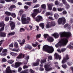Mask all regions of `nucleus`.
Returning <instances> with one entry per match:
<instances>
[{
  "mask_svg": "<svg viewBox=\"0 0 73 73\" xmlns=\"http://www.w3.org/2000/svg\"><path fill=\"white\" fill-rule=\"evenodd\" d=\"M26 16L25 14H23L22 16V23L23 24H29L31 20V18L29 17H27L26 19L25 17H26Z\"/></svg>",
  "mask_w": 73,
  "mask_h": 73,
  "instance_id": "f257e3e1",
  "label": "nucleus"
},
{
  "mask_svg": "<svg viewBox=\"0 0 73 73\" xmlns=\"http://www.w3.org/2000/svg\"><path fill=\"white\" fill-rule=\"evenodd\" d=\"M43 50L46 51L48 53H53L54 51V49L52 46H49L48 45H45L43 47Z\"/></svg>",
  "mask_w": 73,
  "mask_h": 73,
  "instance_id": "f03ea898",
  "label": "nucleus"
},
{
  "mask_svg": "<svg viewBox=\"0 0 73 73\" xmlns=\"http://www.w3.org/2000/svg\"><path fill=\"white\" fill-rule=\"evenodd\" d=\"M68 41L67 39H61L57 44H55V46L56 48H58L60 45H66L68 43Z\"/></svg>",
  "mask_w": 73,
  "mask_h": 73,
  "instance_id": "7ed1b4c3",
  "label": "nucleus"
},
{
  "mask_svg": "<svg viewBox=\"0 0 73 73\" xmlns=\"http://www.w3.org/2000/svg\"><path fill=\"white\" fill-rule=\"evenodd\" d=\"M59 34L60 35L61 37H70L71 36L72 34L70 33L66 32H61L59 33Z\"/></svg>",
  "mask_w": 73,
  "mask_h": 73,
  "instance_id": "20e7f679",
  "label": "nucleus"
},
{
  "mask_svg": "<svg viewBox=\"0 0 73 73\" xmlns=\"http://www.w3.org/2000/svg\"><path fill=\"white\" fill-rule=\"evenodd\" d=\"M66 19L64 17L60 18L58 20V23L59 24L64 25L66 22Z\"/></svg>",
  "mask_w": 73,
  "mask_h": 73,
  "instance_id": "39448f33",
  "label": "nucleus"
},
{
  "mask_svg": "<svg viewBox=\"0 0 73 73\" xmlns=\"http://www.w3.org/2000/svg\"><path fill=\"white\" fill-rule=\"evenodd\" d=\"M50 65H51V64L50 63H48L47 64H45L44 67L45 70L49 72L50 71V70H52V68L51 67H50Z\"/></svg>",
  "mask_w": 73,
  "mask_h": 73,
  "instance_id": "423d86ee",
  "label": "nucleus"
},
{
  "mask_svg": "<svg viewBox=\"0 0 73 73\" xmlns=\"http://www.w3.org/2000/svg\"><path fill=\"white\" fill-rule=\"evenodd\" d=\"M16 71L15 70H11V68L10 67L8 66L6 68V69L5 71H3V73H16Z\"/></svg>",
  "mask_w": 73,
  "mask_h": 73,
  "instance_id": "0eeeda50",
  "label": "nucleus"
},
{
  "mask_svg": "<svg viewBox=\"0 0 73 73\" xmlns=\"http://www.w3.org/2000/svg\"><path fill=\"white\" fill-rule=\"evenodd\" d=\"M69 55L68 54L66 55V56L63 57V59L62 61V64H65L66 62L67 61V60H69Z\"/></svg>",
  "mask_w": 73,
  "mask_h": 73,
  "instance_id": "6e6552de",
  "label": "nucleus"
},
{
  "mask_svg": "<svg viewBox=\"0 0 73 73\" xmlns=\"http://www.w3.org/2000/svg\"><path fill=\"white\" fill-rule=\"evenodd\" d=\"M23 63L21 62H17L15 63V66H14V68H18V67H19L21 65H22Z\"/></svg>",
  "mask_w": 73,
  "mask_h": 73,
  "instance_id": "1a4fd4ad",
  "label": "nucleus"
},
{
  "mask_svg": "<svg viewBox=\"0 0 73 73\" xmlns=\"http://www.w3.org/2000/svg\"><path fill=\"white\" fill-rule=\"evenodd\" d=\"M15 23L13 22H12L10 23V25L11 27V30H13L14 29L15 27Z\"/></svg>",
  "mask_w": 73,
  "mask_h": 73,
  "instance_id": "9d476101",
  "label": "nucleus"
},
{
  "mask_svg": "<svg viewBox=\"0 0 73 73\" xmlns=\"http://www.w3.org/2000/svg\"><path fill=\"white\" fill-rule=\"evenodd\" d=\"M54 56H55V59H59V60H60L61 59V56L60 55H59L57 53H55L54 54Z\"/></svg>",
  "mask_w": 73,
  "mask_h": 73,
  "instance_id": "9b49d317",
  "label": "nucleus"
},
{
  "mask_svg": "<svg viewBox=\"0 0 73 73\" xmlns=\"http://www.w3.org/2000/svg\"><path fill=\"white\" fill-rule=\"evenodd\" d=\"M40 62V60L38 59H37L36 61V63H33L32 64V65H33V66H38L39 65V62Z\"/></svg>",
  "mask_w": 73,
  "mask_h": 73,
  "instance_id": "f8f14e48",
  "label": "nucleus"
},
{
  "mask_svg": "<svg viewBox=\"0 0 73 73\" xmlns=\"http://www.w3.org/2000/svg\"><path fill=\"white\" fill-rule=\"evenodd\" d=\"M52 36H54L55 38H58L59 36V35L57 33H55L51 35Z\"/></svg>",
  "mask_w": 73,
  "mask_h": 73,
  "instance_id": "ddd939ff",
  "label": "nucleus"
},
{
  "mask_svg": "<svg viewBox=\"0 0 73 73\" xmlns=\"http://www.w3.org/2000/svg\"><path fill=\"white\" fill-rule=\"evenodd\" d=\"M47 41L48 42H53L54 41V39L52 37L48 36L47 38Z\"/></svg>",
  "mask_w": 73,
  "mask_h": 73,
  "instance_id": "4468645a",
  "label": "nucleus"
},
{
  "mask_svg": "<svg viewBox=\"0 0 73 73\" xmlns=\"http://www.w3.org/2000/svg\"><path fill=\"white\" fill-rule=\"evenodd\" d=\"M37 19H36V21H37L38 22L40 21V20H41L42 19V18L40 16H37Z\"/></svg>",
  "mask_w": 73,
  "mask_h": 73,
  "instance_id": "2eb2a0df",
  "label": "nucleus"
},
{
  "mask_svg": "<svg viewBox=\"0 0 73 73\" xmlns=\"http://www.w3.org/2000/svg\"><path fill=\"white\" fill-rule=\"evenodd\" d=\"M47 5L49 10H52V6L53 5V4H49L47 3Z\"/></svg>",
  "mask_w": 73,
  "mask_h": 73,
  "instance_id": "dca6fc26",
  "label": "nucleus"
},
{
  "mask_svg": "<svg viewBox=\"0 0 73 73\" xmlns=\"http://www.w3.org/2000/svg\"><path fill=\"white\" fill-rule=\"evenodd\" d=\"M34 12L37 15V14L38 13H40V12H41V11H40L38 9H34L33 10Z\"/></svg>",
  "mask_w": 73,
  "mask_h": 73,
  "instance_id": "f3484780",
  "label": "nucleus"
},
{
  "mask_svg": "<svg viewBox=\"0 0 73 73\" xmlns=\"http://www.w3.org/2000/svg\"><path fill=\"white\" fill-rule=\"evenodd\" d=\"M63 3L64 4V5H65L66 8H67V9H68V8H69V7H70L69 6V5L67 3V2H66V1H64V2H63Z\"/></svg>",
  "mask_w": 73,
  "mask_h": 73,
  "instance_id": "a211bd4d",
  "label": "nucleus"
},
{
  "mask_svg": "<svg viewBox=\"0 0 73 73\" xmlns=\"http://www.w3.org/2000/svg\"><path fill=\"white\" fill-rule=\"evenodd\" d=\"M22 56H23V57H24V55H23L22 53H20L18 55V56L17 57V59H20V58H22Z\"/></svg>",
  "mask_w": 73,
  "mask_h": 73,
  "instance_id": "6ab92c4d",
  "label": "nucleus"
},
{
  "mask_svg": "<svg viewBox=\"0 0 73 73\" xmlns=\"http://www.w3.org/2000/svg\"><path fill=\"white\" fill-rule=\"evenodd\" d=\"M6 33L4 32H1L0 33V37H5Z\"/></svg>",
  "mask_w": 73,
  "mask_h": 73,
  "instance_id": "aec40b11",
  "label": "nucleus"
},
{
  "mask_svg": "<svg viewBox=\"0 0 73 73\" xmlns=\"http://www.w3.org/2000/svg\"><path fill=\"white\" fill-rule=\"evenodd\" d=\"M16 8V6H15V5H11L10 6V7L9 8V10H10V11H12V9H13V8Z\"/></svg>",
  "mask_w": 73,
  "mask_h": 73,
  "instance_id": "412c9836",
  "label": "nucleus"
},
{
  "mask_svg": "<svg viewBox=\"0 0 73 73\" xmlns=\"http://www.w3.org/2000/svg\"><path fill=\"white\" fill-rule=\"evenodd\" d=\"M15 32H12L10 33H9L8 34V36L9 37L10 36H13L15 35Z\"/></svg>",
  "mask_w": 73,
  "mask_h": 73,
  "instance_id": "4be33fe9",
  "label": "nucleus"
},
{
  "mask_svg": "<svg viewBox=\"0 0 73 73\" xmlns=\"http://www.w3.org/2000/svg\"><path fill=\"white\" fill-rule=\"evenodd\" d=\"M39 26L41 27L42 29H44V27L45 25L43 23H41L39 24Z\"/></svg>",
  "mask_w": 73,
  "mask_h": 73,
  "instance_id": "5701e85b",
  "label": "nucleus"
},
{
  "mask_svg": "<svg viewBox=\"0 0 73 73\" xmlns=\"http://www.w3.org/2000/svg\"><path fill=\"white\" fill-rule=\"evenodd\" d=\"M14 46L16 48H17L19 47V44L17 42H14Z\"/></svg>",
  "mask_w": 73,
  "mask_h": 73,
  "instance_id": "b1692460",
  "label": "nucleus"
},
{
  "mask_svg": "<svg viewBox=\"0 0 73 73\" xmlns=\"http://www.w3.org/2000/svg\"><path fill=\"white\" fill-rule=\"evenodd\" d=\"M11 55L13 56H16L18 55V54L17 53H14L13 52H11L10 53Z\"/></svg>",
  "mask_w": 73,
  "mask_h": 73,
  "instance_id": "393cba45",
  "label": "nucleus"
},
{
  "mask_svg": "<svg viewBox=\"0 0 73 73\" xmlns=\"http://www.w3.org/2000/svg\"><path fill=\"white\" fill-rule=\"evenodd\" d=\"M37 14H36L35 13H34L33 12L31 14V16H32V17L33 18H34L35 17V16L37 15Z\"/></svg>",
  "mask_w": 73,
  "mask_h": 73,
  "instance_id": "a878e982",
  "label": "nucleus"
},
{
  "mask_svg": "<svg viewBox=\"0 0 73 73\" xmlns=\"http://www.w3.org/2000/svg\"><path fill=\"white\" fill-rule=\"evenodd\" d=\"M14 62V60H8L7 61V62L9 64H12V63H13Z\"/></svg>",
  "mask_w": 73,
  "mask_h": 73,
  "instance_id": "bb28decb",
  "label": "nucleus"
},
{
  "mask_svg": "<svg viewBox=\"0 0 73 73\" xmlns=\"http://www.w3.org/2000/svg\"><path fill=\"white\" fill-rule=\"evenodd\" d=\"M6 2H10L11 1H13V3H16V2H17L16 1H15V0H5Z\"/></svg>",
  "mask_w": 73,
  "mask_h": 73,
  "instance_id": "cd10ccee",
  "label": "nucleus"
},
{
  "mask_svg": "<svg viewBox=\"0 0 73 73\" xmlns=\"http://www.w3.org/2000/svg\"><path fill=\"white\" fill-rule=\"evenodd\" d=\"M54 17L56 19H57L58 18V17H59V15L57 13H55L54 15Z\"/></svg>",
  "mask_w": 73,
  "mask_h": 73,
  "instance_id": "c85d7f7f",
  "label": "nucleus"
},
{
  "mask_svg": "<svg viewBox=\"0 0 73 73\" xmlns=\"http://www.w3.org/2000/svg\"><path fill=\"white\" fill-rule=\"evenodd\" d=\"M28 72V70H26L24 71H22L20 73H29Z\"/></svg>",
  "mask_w": 73,
  "mask_h": 73,
  "instance_id": "c756f323",
  "label": "nucleus"
},
{
  "mask_svg": "<svg viewBox=\"0 0 73 73\" xmlns=\"http://www.w3.org/2000/svg\"><path fill=\"white\" fill-rule=\"evenodd\" d=\"M3 25L5 26V24H4V22L3 21H2L0 23V27H3Z\"/></svg>",
  "mask_w": 73,
  "mask_h": 73,
  "instance_id": "7c9ffc66",
  "label": "nucleus"
},
{
  "mask_svg": "<svg viewBox=\"0 0 73 73\" xmlns=\"http://www.w3.org/2000/svg\"><path fill=\"white\" fill-rule=\"evenodd\" d=\"M66 50V48H63L61 49V52L63 53V52H64Z\"/></svg>",
  "mask_w": 73,
  "mask_h": 73,
  "instance_id": "2f4dec72",
  "label": "nucleus"
},
{
  "mask_svg": "<svg viewBox=\"0 0 73 73\" xmlns=\"http://www.w3.org/2000/svg\"><path fill=\"white\" fill-rule=\"evenodd\" d=\"M23 12H24V11H23V10H21L19 12V15L21 16L22 13H23Z\"/></svg>",
  "mask_w": 73,
  "mask_h": 73,
  "instance_id": "473e14b6",
  "label": "nucleus"
},
{
  "mask_svg": "<svg viewBox=\"0 0 73 73\" xmlns=\"http://www.w3.org/2000/svg\"><path fill=\"white\" fill-rule=\"evenodd\" d=\"M54 64H55V67H56L57 68V69H60V68L59 66H57V65H58V62H55L54 63Z\"/></svg>",
  "mask_w": 73,
  "mask_h": 73,
  "instance_id": "72a5a7b5",
  "label": "nucleus"
},
{
  "mask_svg": "<svg viewBox=\"0 0 73 73\" xmlns=\"http://www.w3.org/2000/svg\"><path fill=\"white\" fill-rule=\"evenodd\" d=\"M41 7L43 9H45L46 8V5L44 4L41 5Z\"/></svg>",
  "mask_w": 73,
  "mask_h": 73,
  "instance_id": "f704fd0d",
  "label": "nucleus"
},
{
  "mask_svg": "<svg viewBox=\"0 0 73 73\" xmlns=\"http://www.w3.org/2000/svg\"><path fill=\"white\" fill-rule=\"evenodd\" d=\"M58 11H59L60 12H61V11H64L65 9L64 8H58L57 9Z\"/></svg>",
  "mask_w": 73,
  "mask_h": 73,
  "instance_id": "c9c22d12",
  "label": "nucleus"
},
{
  "mask_svg": "<svg viewBox=\"0 0 73 73\" xmlns=\"http://www.w3.org/2000/svg\"><path fill=\"white\" fill-rule=\"evenodd\" d=\"M46 62V59H42L41 60V61H40V62L41 64H43V63H44V62Z\"/></svg>",
  "mask_w": 73,
  "mask_h": 73,
  "instance_id": "e433bc0d",
  "label": "nucleus"
},
{
  "mask_svg": "<svg viewBox=\"0 0 73 73\" xmlns=\"http://www.w3.org/2000/svg\"><path fill=\"white\" fill-rule=\"evenodd\" d=\"M67 64H68L69 66H70L72 65V62H70L69 61H68L67 62Z\"/></svg>",
  "mask_w": 73,
  "mask_h": 73,
  "instance_id": "4c0bfd02",
  "label": "nucleus"
},
{
  "mask_svg": "<svg viewBox=\"0 0 73 73\" xmlns=\"http://www.w3.org/2000/svg\"><path fill=\"white\" fill-rule=\"evenodd\" d=\"M5 14H6V15H7V16H10V15H11V13L8 11L5 12Z\"/></svg>",
  "mask_w": 73,
  "mask_h": 73,
  "instance_id": "58836bf2",
  "label": "nucleus"
},
{
  "mask_svg": "<svg viewBox=\"0 0 73 73\" xmlns=\"http://www.w3.org/2000/svg\"><path fill=\"white\" fill-rule=\"evenodd\" d=\"M11 15L13 17V18H15V17H16V14L15 13H12L11 14Z\"/></svg>",
  "mask_w": 73,
  "mask_h": 73,
  "instance_id": "ea45409f",
  "label": "nucleus"
},
{
  "mask_svg": "<svg viewBox=\"0 0 73 73\" xmlns=\"http://www.w3.org/2000/svg\"><path fill=\"white\" fill-rule=\"evenodd\" d=\"M25 3L27 5H31V4H32V2H28Z\"/></svg>",
  "mask_w": 73,
  "mask_h": 73,
  "instance_id": "a19ab883",
  "label": "nucleus"
},
{
  "mask_svg": "<svg viewBox=\"0 0 73 73\" xmlns=\"http://www.w3.org/2000/svg\"><path fill=\"white\" fill-rule=\"evenodd\" d=\"M67 48H69V49H73V46H72L70 44H69L67 46Z\"/></svg>",
  "mask_w": 73,
  "mask_h": 73,
  "instance_id": "79ce46f5",
  "label": "nucleus"
},
{
  "mask_svg": "<svg viewBox=\"0 0 73 73\" xmlns=\"http://www.w3.org/2000/svg\"><path fill=\"white\" fill-rule=\"evenodd\" d=\"M50 25L49 23H47L46 25V28H50Z\"/></svg>",
  "mask_w": 73,
  "mask_h": 73,
  "instance_id": "37998d69",
  "label": "nucleus"
},
{
  "mask_svg": "<svg viewBox=\"0 0 73 73\" xmlns=\"http://www.w3.org/2000/svg\"><path fill=\"white\" fill-rule=\"evenodd\" d=\"M5 26L3 25V26H2V27L0 29V33L2 32L1 31H4V28Z\"/></svg>",
  "mask_w": 73,
  "mask_h": 73,
  "instance_id": "c03bdc74",
  "label": "nucleus"
},
{
  "mask_svg": "<svg viewBox=\"0 0 73 73\" xmlns=\"http://www.w3.org/2000/svg\"><path fill=\"white\" fill-rule=\"evenodd\" d=\"M66 27H68V28L69 27L70 28V26L69 25L67 24H66L64 26V28H66Z\"/></svg>",
  "mask_w": 73,
  "mask_h": 73,
  "instance_id": "a18cd8bd",
  "label": "nucleus"
},
{
  "mask_svg": "<svg viewBox=\"0 0 73 73\" xmlns=\"http://www.w3.org/2000/svg\"><path fill=\"white\" fill-rule=\"evenodd\" d=\"M19 31L20 32H24V31H25V29L23 28H21L20 29Z\"/></svg>",
  "mask_w": 73,
  "mask_h": 73,
  "instance_id": "49530a36",
  "label": "nucleus"
},
{
  "mask_svg": "<svg viewBox=\"0 0 73 73\" xmlns=\"http://www.w3.org/2000/svg\"><path fill=\"white\" fill-rule=\"evenodd\" d=\"M0 55L1 56H5L7 55V53H0Z\"/></svg>",
  "mask_w": 73,
  "mask_h": 73,
  "instance_id": "de8ad7c7",
  "label": "nucleus"
},
{
  "mask_svg": "<svg viewBox=\"0 0 73 73\" xmlns=\"http://www.w3.org/2000/svg\"><path fill=\"white\" fill-rule=\"evenodd\" d=\"M48 61H49V60H51L52 59V57L51 56H48Z\"/></svg>",
  "mask_w": 73,
  "mask_h": 73,
  "instance_id": "09e8293b",
  "label": "nucleus"
},
{
  "mask_svg": "<svg viewBox=\"0 0 73 73\" xmlns=\"http://www.w3.org/2000/svg\"><path fill=\"white\" fill-rule=\"evenodd\" d=\"M62 67L64 69H66V68H67V65L66 64H64L62 65Z\"/></svg>",
  "mask_w": 73,
  "mask_h": 73,
  "instance_id": "8fccbe9b",
  "label": "nucleus"
},
{
  "mask_svg": "<svg viewBox=\"0 0 73 73\" xmlns=\"http://www.w3.org/2000/svg\"><path fill=\"white\" fill-rule=\"evenodd\" d=\"M51 25L52 26H55V25H56V23H55V22H52L51 23Z\"/></svg>",
  "mask_w": 73,
  "mask_h": 73,
  "instance_id": "3c124183",
  "label": "nucleus"
},
{
  "mask_svg": "<svg viewBox=\"0 0 73 73\" xmlns=\"http://www.w3.org/2000/svg\"><path fill=\"white\" fill-rule=\"evenodd\" d=\"M27 48H28L29 49H32V46H31V45H28L27 46Z\"/></svg>",
  "mask_w": 73,
  "mask_h": 73,
  "instance_id": "603ef678",
  "label": "nucleus"
},
{
  "mask_svg": "<svg viewBox=\"0 0 73 73\" xmlns=\"http://www.w3.org/2000/svg\"><path fill=\"white\" fill-rule=\"evenodd\" d=\"M40 7V5L36 4L34 7H33L34 8H38V7Z\"/></svg>",
  "mask_w": 73,
  "mask_h": 73,
  "instance_id": "864d4df0",
  "label": "nucleus"
},
{
  "mask_svg": "<svg viewBox=\"0 0 73 73\" xmlns=\"http://www.w3.org/2000/svg\"><path fill=\"white\" fill-rule=\"evenodd\" d=\"M46 16H48L49 15H51V14L49 12H47L46 13Z\"/></svg>",
  "mask_w": 73,
  "mask_h": 73,
  "instance_id": "5fc2aeb1",
  "label": "nucleus"
},
{
  "mask_svg": "<svg viewBox=\"0 0 73 73\" xmlns=\"http://www.w3.org/2000/svg\"><path fill=\"white\" fill-rule=\"evenodd\" d=\"M9 17H6L5 18V21H8L9 20Z\"/></svg>",
  "mask_w": 73,
  "mask_h": 73,
  "instance_id": "6e6d98bb",
  "label": "nucleus"
},
{
  "mask_svg": "<svg viewBox=\"0 0 73 73\" xmlns=\"http://www.w3.org/2000/svg\"><path fill=\"white\" fill-rule=\"evenodd\" d=\"M36 38H40L41 37V34H39V35H36Z\"/></svg>",
  "mask_w": 73,
  "mask_h": 73,
  "instance_id": "4d7b16f0",
  "label": "nucleus"
},
{
  "mask_svg": "<svg viewBox=\"0 0 73 73\" xmlns=\"http://www.w3.org/2000/svg\"><path fill=\"white\" fill-rule=\"evenodd\" d=\"M7 50L5 49L3 51L2 53H7Z\"/></svg>",
  "mask_w": 73,
  "mask_h": 73,
  "instance_id": "13d9d810",
  "label": "nucleus"
},
{
  "mask_svg": "<svg viewBox=\"0 0 73 73\" xmlns=\"http://www.w3.org/2000/svg\"><path fill=\"white\" fill-rule=\"evenodd\" d=\"M2 61L3 62H6V61H7V60H6V58H3L2 59Z\"/></svg>",
  "mask_w": 73,
  "mask_h": 73,
  "instance_id": "bf43d9fd",
  "label": "nucleus"
},
{
  "mask_svg": "<svg viewBox=\"0 0 73 73\" xmlns=\"http://www.w3.org/2000/svg\"><path fill=\"white\" fill-rule=\"evenodd\" d=\"M49 36L48 34H45L44 35V38H46V37L48 36Z\"/></svg>",
  "mask_w": 73,
  "mask_h": 73,
  "instance_id": "052dcab7",
  "label": "nucleus"
},
{
  "mask_svg": "<svg viewBox=\"0 0 73 73\" xmlns=\"http://www.w3.org/2000/svg\"><path fill=\"white\" fill-rule=\"evenodd\" d=\"M22 70V68L21 67H19L18 68V72H20Z\"/></svg>",
  "mask_w": 73,
  "mask_h": 73,
  "instance_id": "680f3d73",
  "label": "nucleus"
},
{
  "mask_svg": "<svg viewBox=\"0 0 73 73\" xmlns=\"http://www.w3.org/2000/svg\"><path fill=\"white\" fill-rule=\"evenodd\" d=\"M9 46L10 47H13V42L11 44L9 45Z\"/></svg>",
  "mask_w": 73,
  "mask_h": 73,
  "instance_id": "e2e57ef3",
  "label": "nucleus"
},
{
  "mask_svg": "<svg viewBox=\"0 0 73 73\" xmlns=\"http://www.w3.org/2000/svg\"><path fill=\"white\" fill-rule=\"evenodd\" d=\"M55 4L56 5H58L59 4V2L58 1H56L55 2Z\"/></svg>",
  "mask_w": 73,
  "mask_h": 73,
  "instance_id": "0e129e2a",
  "label": "nucleus"
},
{
  "mask_svg": "<svg viewBox=\"0 0 73 73\" xmlns=\"http://www.w3.org/2000/svg\"><path fill=\"white\" fill-rule=\"evenodd\" d=\"M44 70V68H41V67H40V68L39 70L40 71H43V70Z\"/></svg>",
  "mask_w": 73,
  "mask_h": 73,
  "instance_id": "69168bd1",
  "label": "nucleus"
},
{
  "mask_svg": "<svg viewBox=\"0 0 73 73\" xmlns=\"http://www.w3.org/2000/svg\"><path fill=\"white\" fill-rule=\"evenodd\" d=\"M67 1H68L70 3H73V0H67Z\"/></svg>",
  "mask_w": 73,
  "mask_h": 73,
  "instance_id": "338daca9",
  "label": "nucleus"
},
{
  "mask_svg": "<svg viewBox=\"0 0 73 73\" xmlns=\"http://www.w3.org/2000/svg\"><path fill=\"white\" fill-rule=\"evenodd\" d=\"M70 23H71L72 24L73 23V19H70Z\"/></svg>",
  "mask_w": 73,
  "mask_h": 73,
  "instance_id": "774afa93",
  "label": "nucleus"
}]
</instances>
